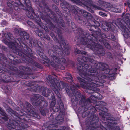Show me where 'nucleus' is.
I'll return each instance as SVG.
<instances>
[{
  "label": "nucleus",
  "instance_id": "49530a36",
  "mask_svg": "<svg viewBox=\"0 0 130 130\" xmlns=\"http://www.w3.org/2000/svg\"><path fill=\"white\" fill-rule=\"evenodd\" d=\"M73 78L72 76H71L70 77H66L64 79L66 80H67L68 82L71 83L73 82V80L72 79Z\"/></svg>",
  "mask_w": 130,
  "mask_h": 130
},
{
  "label": "nucleus",
  "instance_id": "5fc2aeb1",
  "mask_svg": "<svg viewBox=\"0 0 130 130\" xmlns=\"http://www.w3.org/2000/svg\"><path fill=\"white\" fill-rule=\"evenodd\" d=\"M52 109L54 112H57L59 110V108L58 106H55L53 107Z\"/></svg>",
  "mask_w": 130,
  "mask_h": 130
},
{
  "label": "nucleus",
  "instance_id": "8fccbe9b",
  "mask_svg": "<svg viewBox=\"0 0 130 130\" xmlns=\"http://www.w3.org/2000/svg\"><path fill=\"white\" fill-rule=\"evenodd\" d=\"M98 105H99V106L102 105L105 106L107 105V103L105 102H104L102 101H99L98 102Z\"/></svg>",
  "mask_w": 130,
  "mask_h": 130
},
{
  "label": "nucleus",
  "instance_id": "cd10ccee",
  "mask_svg": "<svg viewBox=\"0 0 130 130\" xmlns=\"http://www.w3.org/2000/svg\"><path fill=\"white\" fill-rule=\"evenodd\" d=\"M100 37H99V39H98V41H99L101 42H103L105 41V38H106L107 37L106 35L104 33L101 34V35L100 36Z\"/></svg>",
  "mask_w": 130,
  "mask_h": 130
},
{
  "label": "nucleus",
  "instance_id": "37998d69",
  "mask_svg": "<svg viewBox=\"0 0 130 130\" xmlns=\"http://www.w3.org/2000/svg\"><path fill=\"white\" fill-rule=\"evenodd\" d=\"M19 68L20 69L25 71H29L30 70V69L29 68L23 66H20Z\"/></svg>",
  "mask_w": 130,
  "mask_h": 130
},
{
  "label": "nucleus",
  "instance_id": "7ed1b4c3",
  "mask_svg": "<svg viewBox=\"0 0 130 130\" xmlns=\"http://www.w3.org/2000/svg\"><path fill=\"white\" fill-rule=\"evenodd\" d=\"M82 59L84 61L90 62L94 64V66L97 70L100 71H104V73L108 74L109 73L110 70L108 68L107 64L101 62H97L93 59L91 56H83Z\"/></svg>",
  "mask_w": 130,
  "mask_h": 130
},
{
  "label": "nucleus",
  "instance_id": "e433bc0d",
  "mask_svg": "<svg viewBox=\"0 0 130 130\" xmlns=\"http://www.w3.org/2000/svg\"><path fill=\"white\" fill-rule=\"evenodd\" d=\"M54 66L56 69H60L62 70H63L65 68L64 66L60 64H54Z\"/></svg>",
  "mask_w": 130,
  "mask_h": 130
},
{
  "label": "nucleus",
  "instance_id": "f3484780",
  "mask_svg": "<svg viewBox=\"0 0 130 130\" xmlns=\"http://www.w3.org/2000/svg\"><path fill=\"white\" fill-rule=\"evenodd\" d=\"M57 83L56 84L55 83V87L57 88L59 90L63 89L64 87L66 90L67 88L68 87L67 84L64 83L62 81H60Z\"/></svg>",
  "mask_w": 130,
  "mask_h": 130
},
{
  "label": "nucleus",
  "instance_id": "f03ea898",
  "mask_svg": "<svg viewBox=\"0 0 130 130\" xmlns=\"http://www.w3.org/2000/svg\"><path fill=\"white\" fill-rule=\"evenodd\" d=\"M77 34L79 36L80 42L81 44L86 45L88 48H92L95 42L92 40L91 34H86L82 29L78 28L76 29Z\"/></svg>",
  "mask_w": 130,
  "mask_h": 130
},
{
  "label": "nucleus",
  "instance_id": "1a4fd4ad",
  "mask_svg": "<svg viewBox=\"0 0 130 130\" xmlns=\"http://www.w3.org/2000/svg\"><path fill=\"white\" fill-rule=\"evenodd\" d=\"M18 50L19 52H18V53L19 55H22V54H20V53L21 52L28 57L31 56V55L29 52V50L30 49L24 43H20V49L18 48Z\"/></svg>",
  "mask_w": 130,
  "mask_h": 130
},
{
  "label": "nucleus",
  "instance_id": "a19ab883",
  "mask_svg": "<svg viewBox=\"0 0 130 130\" xmlns=\"http://www.w3.org/2000/svg\"><path fill=\"white\" fill-rule=\"evenodd\" d=\"M98 4L100 5H104L105 4L106 5L108 6H109L110 4L107 2H106L103 1L99 0L98 1Z\"/></svg>",
  "mask_w": 130,
  "mask_h": 130
},
{
  "label": "nucleus",
  "instance_id": "774afa93",
  "mask_svg": "<svg viewBox=\"0 0 130 130\" xmlns=\"http://www.w3.org/2000/svg\"><path fill=\"white\" fill-rule=\"evenodd\" d=\"M54 9L55 10V11L57 14H60V12L57 7L55 8Z\"/></svg>",
  "mask_w": 130,
  "mask_h": 130
},
{
  "label": "nucleus",
  "instance_id": "f8f14e48",
  "mask_svg": "<svg viewBox=\"0 0 130 130\" xmlns=\"http://www.w3.org/2000/svg\"><path fill=\"white\" fill-rule=\"evenodd\" d=\"M14 111L11 108H8L7 109V111L12 116L14 115L20 119H22L23 117V113L21 112L20 110H15Z\"/></svg>",
  "mask_w": 130,
  "mask_h": 130
},
{
  "label": "nucleus",
  "instance_id": "393cba45",
  "mask_svg": "<svg viewBox=\"0 0 130 130\" xmlns=\"http://www.w3.org/2000/svg\"><path fill=\"white\" fill-rule=\"evenodd\" d=\"M56 120L57 123L61 124L63 123L64 121L63 116L61 115H59L56 117Z\"/></svg>",
  "mask_w": 130,
  "mask_h": 130
},
{
  "label": "nucleus",
  "instance_id": "6e6d98bb",
  "mask_svg": "<svg viewBox=\"0 0 130 130\" xmlns=\"http://www.w3.org/2000/svg\"><path fill=\"white\" fill-rule=\"evenodd\" d=\"M76 53L77 54H83L86 55L87 53V52L85 51H82L79 50H77L76 51Z\"/></svg>",
  "mask_w": 130,
  "mask_h": 130
},
{
  "label": "nucleus",
  "instance_id": "aec40b11",
  "mask_svg": "<svg viewBox=\"0 0 130 130\" xmlns=\"http://www.w3.org/2000/svg\"><path fill=\"white\" fill-rule=\"evenodd\" d=\"M53 48L56 53L58 54L59 56H63L64 54L63 52V50L62 48H59L56 45H54L53 47Z\"/></svg>",
  "mask_w": 130,
  "mask_h": 130
},
{
  "label": "nucleus",
  "instance_id": "f257e3e1",
  "mask_svg": "<svg viewBox=\"0 0 130 130\" xmlns=\"http://www.w3.org/2000/svg\"><path fill=\"white\" fill-rule=\"evenodd\" d=\"M77 69L79 70L78 73L82 77L84 78L85 80L79 77H77V78L79 80L80 84L85 86V81L89 84L98 87L99 85L97 82L93 80V75H96L98 74V72L96 70L92 68L91 66L87 64H77Z\"/></svg>",
  "mask_w": 130,
  "mask_h": 130
},
{
  "label": "nucleus",
  "instance_id": "0eeeda50",
  "mask_svg": "<svg viewBox=\"0 0 130 130\" xmlns=\"http://www.w3.org/2000/svg\"><path fill=\"white\" fill-rule=\"evenodd\" d=\"M121 19H118L115 22V24L119 27H120L121 31L123 32V35L126 39L130 38V32L128 29L123 24Z\"/></svg>",
  "mask_w": 130,
  "mask_h": 130
},
{
  "label": "nucleus",
  "instance_id": "4468645a",
  "mask_svg": "<svg viewBox=\"0 0 130 130\" xmlns=\"http://www.w3.org/2000/svg\"><path fill=\"white\" fill-rule=\"evenodd\" d=\"M93 24L92 21L91 20H88L87 21V22L85 23L87 26V27L88 29L90 31H94L96 29L98 28L97 27H95L94 25L92 24Z\"/></svg>",
  "mask_w": 130,
  "mask_h": 130
},
{
  "label": "nucleus",
  "instance_id": "9d476101",
  "mask_svg": "<svg viewBox=\"0 0 130 130\" xmlns=\"http://www.w3.org/2000/svg\"><path fill=\"white\" fill-rule=\"evenodd\" d=\"M102 27L103 29L105 31H108L109 30L112 32L115 31V26L112 23L109 22L102 21Z\"/></svg>",
  "mask_w": 130,
  "mask_h": 130
},
{
  "label": "nucleus",
  "instance_id": "bf43d9fd",
  "mask_svg": "<svg viewBox=\"0 0 130 130\" xmlns=\"http://www.w3.org/2000/svg\"><path fill=\"white\" fill-rule=\"evenodd\" d=\"M102 42L106 48L108 49L110 48L111 47L109 44L107 43L104 42Z\"/></svg>",
  "mask_w": 130,
  "mask_h": 130
},
{
  "label": "nucleus",
  "instance_id": "69168bd1",
  "mask_svg": "<svg viewBox=\"0 0 130 130\" xmlns=\"http://www.w3.org/2000/svg\"><path fill=\"white\" fill-rule=\"evenodd\" d=\"M58 58L59 59V61L58 63H60V61H61L63 62V63H64L66 61V60L64 58Z\"/></svg>",
  "mask_w": 130,
  "mask_h": 130
},
{
  "label": "nucleus",
  "instance_id": "c756f323",
  "mask_svg": "<svg viewBox=\"0 0 130 130\" xmlns=\"http://www.w3.org/2000/svg\"><path fill=\"white\" fill-rule=\"evenodd\" d=\"M53 126V125H50L48 126L47 128L49 130H67L68 129L67 128L65 127H60L59 128L56 129H51Z\"/></svg>",
  "mask_w": 130,
  "mask_h": 130
},
{
  "label": "nucleus",
  "instance_id": "2eb2a0df",
  "mask_svg": "<svg viewBox=\"0 0 130 130\" xmlns=\"http://www.w3.org/2000/svg\"><path fill=\"white\" fill-rule=\"evenodd\" d=\"M67 88L66 91L67 92H71V91H72V93L75 92V91H77L76 89L78 88L79 87V85H77L75 84H74L73 85H67Z\"/></svg>",
  "mask_w": 130,
  "mask_h": 130
},
{
  "label": "nucleus",
  "instance_id": "ddd939ff",
  "mask_svg": "<svg viewBox=\"0 0 130 130\" xmlns=\"http://www.w3.org/2000/svg\"><path fill=\"white\" fill-rule=\"evenodd\" d=\"M97 30H95L94 31L93 34L91 35V36L92 38V40L95 42L96 41L98 42V39L99 37H100V36L101 35V30L98 27L96 29Z\"/></svg>",
  "mask_w": 130,
  "mask_h": 130
},
{
  "label": "nucleus",
  "instance_id": "ea45409f",
  "mask_svg": "<svg viewBox=\"0 0 130 130\" xmlns=\"http://www.w3.org/2000/svg\"><path fill=\"white\" fill-rule=\"evenodd\" d=\"M35 109H33L32 110V111H31V112H30L31 113L32 115H31L32 116L34 117L37 118H40V117L38 114L34 111Z\"/></svg>",
  "mask_w": 130,
  "mask_h": 130
},
{
  "label": "nucleus",
  "instance_id": "72a5a7b5",
  "mask_svg": "<svg viewBox=\"0 0 130 130\" xmlns=\"http://www.w3.org/2000/svg\"><path fill=\"white\" fill-rule=\"evenodd\" d=\"M58 103L60 110L62 111L64 109V107L63 104L60 99H58Z\"/></svg>",
  "mask_w": 130,
  "mask_h": 130
},
{
  "label": "nucleus",
  "instance_id": "20e7f679",
  "mask_svg": "<svg viewBox=\"0 0 130 130\" xmlns=\"http://www.w3.org/2000/svg\"><path fill=\"white\" fill-rule=\"evenodd\" d=\"M8 116L7 114L6 116H4L2 117V118L5 121L9 120V122L8 123V128L10 130H24L28 127V126L23 123L20 122L19 123L15 120H10L8 118Z\"/></svg>",
  "mask_w": 130,
  "mask_h": 130
},
{
  "label": "nucleus",
  "instance_id": "2f4dec72",
  "mask_svg": "<svg viewBox=\"0 0 130 130\" xmlns=\"http://www.w3.org/2000/svg\"><path fill=\"white\" fill-rule=\"evenodd\" d=\"M33 96L38 99L41 100L42 101L45 102L46 101L44 100V98L38 94H34L33 95Z\"/></svg>",
  "mask_w": 130,
  "mask_h": 130
},
{
  "label": "nucleus",
  "instance_id": "58836bf2",
  "mask_svg": "<svg viewBox=\"0 0 130 130\" xmlns=\"http://www.w3.org/2000/svg\"><path fill=\"white\" fill-rule=\"evenodd\" d=\"M56 32L58 36L59 39H62V37L61 35L62 32L59 29L57 28Z\"/></svg>",
  "mask_w": 130,
  "mask_h": 130
},
{
  "label": "nucleus",
  "instance_id": "09e8293b",
  "mask_svg": "<svg viewBox=\"0 0 130 130\" xmlns=\"http://www.w3.org/2000/svg\"><path fill=\"white\" fill-rule=\"evenodd\" d=\"M50 36H51V37L56 42H58V40L57 38L55 36L53 32H51L50 34Z\"/></svg>",
  "mask_w": 130,
  "mask_h": 130
},
{
  "label": "nucleus",
  "instance_id": "7c9ffc66",
  "mask_svg": "<svg viewBox=\"0 0 130 130\" xmlns=\"http://www.w3.org/2000/svg\"><path fill=\"white\" fill-rule=\"evenodd\" d=\"M106 119L107 121L109 123L115 124V119L111 117H107L106 118Z\"/></svg>",
  "mask_w": 130,
  "mask_h": 130
},
{
  "label": "nucleus",
  "instance_id": "c85d7f7f",
  "mask_svg": "<svg viewBox=\"0 0 130 130\" xmlns=\"http://www.w3.org/2000/svg\"><path fill=\"white\" fill-rule=\"evenodd\" d=\"M63 4L65 5L66 8H69L71 10H73L75 9V7L74 6L71 5L66 1H64L63 2Z\"/></svg>",
  "mask_w": 130,
  "mask_h": 130
},
{
  "label": "nucleus",
  "instance_id": "dca6fc26",
  "mask_svg": "<svg viewBox=\"0 0 130 130\" xmlns=\"http://www.w3.org/2000/svg\"><path fill=\"white\" fill-rule=\"evenodd\" d=\"M43 89L42 92L43 95L46 97H48L51 95V96H54V94L52 91L51 89H48L46 88H42Z\"/></svg>",
  "mask_w": 130,
  "mask_h": 130
},
{
  "label": "nucleus",
  "instance_id": "e2e57ef3",
  "mask_svg": "<svg viewBox=\"0 0 130 130\" xmlns=\"http://www.w3.org/2000/svg\"><path fill=\"white\" fill-rule=\"evenodd\" d=\"M29 75V74H27V75H25L24 74H23L22 75V76L21 77H22L23 79H25V78H27L28 79L29 78V77H28L27 75Z\"/></svg>",
  "mask_w": 130,
  "mask_h": 130
},
{
  "label": "nucleus",
  "instance_id": "b1692460",
  "mask_svg": "<svg viewBox=\"0 0 130 130\" xmlns=\"http://www.w3.org/2000/svg\"><path fill=\"white\" fill-rule=\"evenodd\" d=\"M32 102L33 106L36 107H38L41 105V102L38 99H33Z\"/></svg>",
  "mask_w": 130,
  "mask_h": 130
},
{
  "label": "nucleus",
  "instance_id": "412c9836",
  "mask_svg": "<svg viewBox=\"0 0 130 130\" xmlns=\"http://www.w3.org/2000/svg\"><path fill=\"white\" fill-rule=\"evenodd\" d=\"M43 50L42 49L41 50V51H40L39 50H38L37 51V53L42 58L43 60L45 61H46L45 60H46V61H47V62H49V60L47 57L44 56V53H43Z\"/></svg>",
  "mask_w": 130,
  "mask_h": 130
},
{
  "label": "nucleus",
  "instance_id": "4be33fe9",
  "mask_svg": "<svg viewBox=\"0 0 130 130\" xmlns=\"http://www.w3.org/2000/svg\"><path fill=\"white\" fill-rule=\"evenodd\" d=\"M9 48H11L12 49L15 50L17 53H18V52H19L18 51V48L17 46V45L14 43V42H9L8 45Z\"/></svg>",
  "mask_w": 130,
  "mask_h": 130
},
{
  "label": "nucleus",
  "instance_id": "6ab92c4d",
  "mask_svg": "<svg viewBox=\"0 0 130 130\" xmlns=\"http://www.w3.org/2000/svg\"><path fill=\"white\" fill-rule=\"evenodd\" d=\"M39 111L41 115L44 116H45L49 111V109L46 107L42 106L40 107Z\"/></svg>",
  "mask_w": 130,
  "mask_h": 130
},
{
  "label": "nucleus",
  "instance_id": "c03bdc74",
  "mask_svg": "<svg viewBox=\"0 0 130 130\" xmlns=\"http://www.w3.org/2000/svg\"><path fill=\"white\" fill-rule=\"evenodd\" d=\"M99 121L98 117V116H94L92 118V121L93 123H96Z\"/></svg>",
  "mask_w": 130,
  "mask_h": 130
},
{
  "label": "nucleus",
  "instance_id": "39448f33",
  "mask_svg": "<svg viewBox=\"0 0 130 130\" xmlns=\"http://www.w3.org/2000/svg\"><path fill=\"white\" fill-rule=\"evenodd\" d=\"M71 99L72 102L78 101L80 100L79 102V104L82 106L86 105L90 102L88 98H87L85 96L82 94L77 91H75L74 93L72 94Z\"/></svg>",
  "mask_w": 130,
  "mask_h": 130
},
{
  "label": "nucleus",
  "instance_id": "052dcab7",
  "mask_svg": "<svg viewBox=\"0 0 130 130\" xmlns=\"http://www.w3.org/2000/svg\"><path fill=\"white\" fill-rule=\"evenodd\" d=\"M93 24V23H94L95 24V25H94L95 27H98V26H99L100 25V24L99 23V22L95 21H92Z\"/></svg>",
  "mask_w": 130,
  "mask_h": 130
},
{
  "label": "nucleus",
  "instance_id": "680f3d73",
  "mask_svg": "<svg viewBox=\"0 0 130 130\" xmlns=\"http://www.w3.org/2000/svg\"><path fill=\"white\" fill-rule=\"evenodd\" d=\"M25 33H27V32L22 31H20V35L22 38H23V36H24V35H24Z\"/></svg>",
  "mask_w": 130,
  "mask_h": 130
},
{
  "label": "nucleus",
  "instance_id": "603ef678",
  "mask_svg": "<svg viewBox=\"0 0 130 130\" xmlns=\"http://www.w3.org/2000/svg\"><path fill=\"white\" fill-rule=\"evenodd\" d=\"M24 35V36H23V38L22 39L24 40H28L29 37V34L27 33H25Z\"/></svg>",
  "mask_w": 130,
  "mask_h": 130
},
{
  "label": "nucleus",
  "instance_id": "f704fd0d",
  "mask_svg": "<svg viewBox=\"0 0 130 130\" xmlns=\"http://www.w3.org/2000/svg\"><path fill=\"white\" fill-rule=\"evenodd\" d=\"M86 106L85 107L86 109L87 108V110H86V111H84L82 113V116L83 118H85L89 114V111L90 108L88 107L89 106H87V107Z\"/></svg>",
  "mask_w": 130,
  "mask_h": 130
},
{
  "label": "nucleus",
  "instance_id": "423d86ee",
  "mask_svg": "<svg viewBox=\"0 0 130 130\" xmlns=\"http://www.w3.org/2000/svg\"><path fill=\"white\" fill-rule=\"evenodd\" d=\"M97 83L99 84L97 82ZM99 85V84H98ZM87 85L88 86V88L87 89V92L88 93L90 94H92L93 93H94V95H92L90 96V98H88L90 100V103L87 105L86 106V107L89 105V104L91 103L90 100H95L97 99L100 100L102 99V96L99 93L95 91H96L97 88L96 87H97V86H95L93 85H92L91 84H87Z\"/></svg>",
  "mask_w": 130,
  "mask_h": 130
},
{
  "label": "nucleus",
  "instance_id": "3c124183",
  "mask_svg": "<svg viewBox=\"0 0 130 130\" xmlns=\"http://www.w3.org/2000/svg\"><path fill=\"white\" fill-rule=\"evenodd\" d=\"M21 40V39L20 38H18V39H14V43L16 44H17V45H19V43L20 44V43H20V40Z\"/></svg>",
  "mask_w": 130,
  "mask_h": 130
},
{
  "label": "nucleus",
  "instance_id": "a878e982",
  "mask_svg": "<svg viewBox=\"0 0 130 130\" xmlns=\"http://www.w3.org/2000/svg\"><path fill=\"white\" fill-rule=\"evenodd\" d=\"M29 59L28 61L29 62L31 63H33L35 66L38 68L41 69L42 68L40 64L36 62H34L33 59H32L30 58L29 57Z\"/></svg>",
  "mask_w": 130,
  "mask_h": 130
},
{
  "label": "nucleus",
  "instance_id": "338daca9",
  "mask_svg": "<svg viewBox=\"0 0 130 130\" xmlns=\"http://www.w3.org/2000/svg\"><path fill=\"white\" fill-rule=\"evenodd\" d=\"M110 39L111 40L114 41L116 40V38L114 35L113 34H111Z\"/></svg>",
  "mask_w": 130,
  "mask_h": 130
},
{
  "label": "nucleus",
  "instance_id": "864d4df0",
  "mask_svg": "<svg viewBox=\"0 0 130 130\" xmlns=\"http://www.w3.org/2000/svg\"><path fill=\"white\" fill-rule=\"evenodd\" d=\"M93 7L96 10H104V9H103L102 8H101L100 7L98 6H97L95 5H93Z\"/></svg>",
  "mask_w": 130,
  "mask_h": 130
},
{
  "label": "nucleus",
  "instance_id": "13d9d810",
  "mask_svg": "<svg viewBox=\"0 0 130 130\" xmlns=\"http://www.w3.org/2000/svg\"><path fill=\"white\" fill-rule=\"evenodd\" d=\"M0 114L3 116H6L7 114L0 107Z\"/></svg>",
  "mask_w": 130,
  "mask_h": 130
},
{
  "label": "nucleus",
  "instance_id": "5701e85b",
  "mask_svg": "<svg viewBox=\"0 0 130 130\" xmlns=\"http://www.w3.org/2000/svg\"><path fill=\"white\" fill-rule=\"evenodd\" d=\"M80 12L87 19H89L92 18V16L91 14L85 11L81 10H80Z\"/></svg>",
  "mask_w": 130,
  "mask_h": 130
},
{
  "label": "nucleus",
  "instance_id": "473e14b6",
  "mask_svg": "<svg viewBox=\"0 0 130 130\" xmlns=\"http://www.w3.org/2000/svg\"><path fill=\"white\" fill-rule=\"evenodd\" d=\"M25 104L27 106L26 108L28 111L29 112L32 111L33 109H34V108H32L31 105L27 102H26Z\"/></svg>",
  "mask_w": 130,
  "mask_h": 130
},
{
  "label": "nucleus",
  "instance_id": "9b49d317",
  "mask_svg": "<svg viewBox=\"0 0 130 130\" xmlns=\"http://www.w3.org/2000/svg\"><path fill=\"white\" fill-rule=\"evenodd\" d=\"M91 49H94V50L96 52V53L101 56L104 55L105 53V50L102 46L95 42Z\"/></svg>",
  "mask_w": 130,
  "mask_h": 130
},
{
  "label": "nucleus",
  "instance_id": "0e129e2a",
  "mask_svg": "<svg viewBox=\"0 0 130 130\" xmlns=\"http://www.w3.org/2000/svg\"><path fill=\"white\" fill-rule=\"evenodd\" d=\"M65 49H64V53H65L67 55H68L70 54V52L69 48H67L64 47Z\"/></svg>",
  "mask_w": 130,
  "mask_h": 130
},
{
  "label": "nucleus",
  "instance_id": "de8ad7c7",
  "mask_svg": "<svg viewBox=\"0 0 130 130\" xmlns=\"http://www.w3.org/2000/svg\"><path fill=\"white\" fill-rule=\"evenodd\" d=\"M60 40V41L61 44V45L63 46L64 47H65V46H66V44L65 43V41L63 39L62 37V39H59Z\"/></svg>",
  "mask_w": 130,
  "mask_h": 130
},
{
  "label": "nucleus",
  "instance_id": "a211bd4d",
  "mask_svg": "<svg viewBox=\"0 0 130 130\" xmlns=\"http://www.w3.org/2000/svg\"><path fill=\"white\" fill-rule=\"evenodd\" d=\"M48 52L49 56L53 58L55 62L57 63L59 62V59L56 56V54L53 51L50 50H49Z\"/></svg>",
  "mask_w": 130,
  "mask_h": 130
},
{
  "label": "nucleus",
  "instance_id": "4c0bfd02",
  "mask_svg": "<svg viewBox=\"0 0 130 130\" xmlns=\"http://www.w3.org/2000/svg\"><path fill=\"white\" fill-rule=\"evenodd\" d=\"M33 19L36 23H37L38 25L41 26V22L40 21V19L39 17H36L35 18H34Z\"/></svg>",
  "mask_w": 130,
  "mask_h": 130
},
{
  "label": "nucleus",
  "instance_id": "4d7b16f0",
  "mask_svg": "<svg viewBox=\"0 0 130 130\" xmlns=\"http://www.w3.org/2000/svg\"><path fill=\"white\" fill-rule=\"evenodd\" d=\"M42 18L43 20H44L47 23H49L50 21L49 20L47 19L46 17H44V16L41 17Z\"/></svg>",
  "mask_w": 130,
  "mask_h": 130
},
{
  "label": "nucleus",
  "instance_id": "a18cd8bd",
  "mask_svg": "<svg viewBox=\"0 0 130 130\" xmlns=\"http://www.w3.org/2000/svg\"><path fill=\"white\" fill-rule=\"evenodd\" d=\"M52 97V101L51 104V106L52 107L54 106L55 104V99L54 96Z\"/></svg>",
  "mask_w": 130,
  "mask_h": 130
},
{
  "label": "nucleus",
  "instance_id": "bb28decb",
  "mask_svg": "<svg viewBox=\"0 0 130 130\" xmlns=\"http://www.w3.org/2000/svg\"><path fill=\"white\" fill-rule=\"evenodd\" d=\"M4 35L6 38L9 37L12 41V40H14V39H15V38H14L12 34L10 32H8L7 34L4 33Z\"/></svg>",
  "mask_w": 130,
  "mask_h": 130
},
{
  "label": "nucleus",
  "instance_id": "6e6552de",
  "mask_svg": "<svg viewBox=\"0 0 130 130\" xmlns=\"http://www.w3.org/2000/svg\"><path fill=\"white\" fill-rule=\"evenodd\" d=\"M47 79L48 82L50 83L51 87L57 95V97L59 98V99H61V96L57 88L55 87V81L57 80L56 78L53 77L52 76L49 75L47 78Z\"/></svg>",
  "mask_w": 130,
  "mask_h": 130
},
{
  "label": "nucleus",
  "instance_id": "c9c22d12",
  "mask_svg": "<svg viewBox=\"0 0 130 130\" xmlns=\"http://www.w3.org/2000/svg\"><path fill=\"white\" fill-rule=\"evenodd\" d=\"M130 19V14L129 13H126L125 16H124L123 18V20L125 22L126 21H129Z\"/></svg>",
  "mask_w": 130,
  "mask_h": 130
},
{
  "label": "nucleus",
  "instance_id": "79ce46f5",
  "mask_svg": "<svg viewBox=\"0 0 130 130\" xmlns=\"http://www.w3.org/2000/svg\"><path fill=\"white\" fill-rule=\"evenodd\" d=\"M25 85L28 86H31L34 84V83L32 81H28L25 82Z\"/></svg>",
  "mask_w": 130,
  "mask_h": 130
}]
</instances>
